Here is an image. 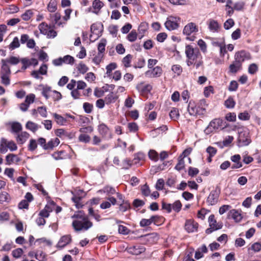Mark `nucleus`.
Returning a JSON list of instances; mask_svg holds the SVG:
<instances>
[{
  "instance_id": "obj_12",
  "label": "nucleus",
  "mask_w": 261,
  "mask_h": 261,
  "mask_svg": "<svg viewBox=\"0 0 261 261\" xmlns=\"http://www.w3.org/2000/svg\"><path fill=\"white\" fill-rule=\"evenodd\" d=\"M198 224L192 220H188L186 221L185 228L189 233L197 231Z\"/></svg>"
},
{
  "instance_id": "obj_42",
  "label": "nucleus",
  "mask_w": 261,
  "mask_h": 261,
  "mask_svg": "<svg viewBox=\"0 0 261 261\" xmlns=\"http://www.w3.org/2000/svg\"><path fill=\"white\" fill-rule=\"evenodd\" d=\"M63 63L68 64L70 65H73L74 63L75 60L74 58L70 56V55H66L62 58Z\"/></svg>"
},
{
  "instance_id": "obj_51",
  "label": "nucleus",
  "mask_w": 261,
  "mask_h": 261,
  "mask_svg": "<svg viewBox=\"0 0 261 261\" xmlns=\"http://www.w3.org/2000/svg\"><path fill=\"white\" fill-rule=\"evenodd\" d=\"M148 156L150 160L155 162L159 160V154L154 150H150L148 152Z\"/></svg>"
},
{
  "instance_id": "obj_1",
  "label": "nucleus",
  "mask_w": 261,
  "mask_h": 261,
  "mask_svg": "<svg viewBox=\"0 0 261 261\" xmlns=\"http://www.w3.org/2000/svg\"><path fill=\"white\" fill-rule=\"evenodd\" d=\"M71 218L74 219L72 225L76 231L87 230L93 226L88 216L82 211L75 212Z\"/></svg>"
},
{
  "instance_id": "obj_64",
  "label": "nucleus",
  "mask_w": 261,
  "mask_h": 261,
  "mask_svg": "<svg viewBox=\"0 0 261 261\" xmlns=\"http://www.w3.org/2000/svg\"><path fill=\"white\" fill-rule=\"evenodd\" d=\"M254 252H257L261 250V244L260 243L256 242L252 244L250 248Z\"/></svg>"
},
{
  "instance_id": "obj_40",
  "label": "nucleus",
  "mask_w": 261,
  "mask_h": 261,
  "mask_svg": "<svg viewBox=\"0 0 261 261\" xmlns=\"http://www.w3.org/2000/svg\"><path fill=\"white\" fill-rule=\"evenodd\" d=\"M10 74H1V83L5 86H8L10 84Z\"/></svg>"
},
{
  "instance_id": "obj_6",
  "label": "nucleus",
  "mask_w": 261,
  "mask_h": 261,
  "mask_svg": "<svg viewBox=\"0 0 261 261\" xmlns=\"http://www.w3.org/2000/svg\"><path fill=\"white\" fill-rule=\"evenodd\" d=\"M98 130L99 133L103 138L110 139L112 138V134L110 128L105 124H100L98 126Z\"/></svg>"
},
{
  "instance_id": "obj_60",
  "label": "nucleus",
  "mask_w": 261,
  "mask_h": 261,
  "mask_svg": "<svg viewBox=\"0 0 261 261\" xmlns=\"http://www.w3.org/2000/svg\"><path fill=\"white\" fill-rule=\"evenodd\" d=\"M34 244H37L38 245L44 244L45 245H50L51 242L50 241L46 240L44 238L37 239Z\"/></svg>"
},
{
  "instance_id": "obj_58",
  "label": "nucleus",
  "mask_w": 261,
  "mask_h": 261,
  "mask_svg": "<svg viewBox=\"0 0 261 261\" xmlns=\"http://www.w3.org/2000/svg\"><path fill=\"white\" fill-rule=\"evenodd\" d=\"M20 61L23 65L21 67V69L23 70H25L28 67L31 65L30 60L28 58H23Z\"/></svg>"
},
{
  "instance_id": "obj_17",
  "label": "nucleus",
  "mask_w": 261,
  "mask_h": 261,
  "mask_svg": "<svg viewBox=\"0 0 261 261\" xmlns=\"http://www.w3.org/2000/svg\"><path fill=\"white\" fill-rule=\"evenodd\" d=\"M145 249L141 245H136L128 248V252L134 255H139L145 251Z\"/></svg>"
},
{
  "instance_id": "obj_31",
  "label": "nucleus",
  "mask_w": 261,
  "mask_h": 261,
  "mask_svg": "<svg viewBox=\"0 0 261 261\" xmlns=\"http://www.w3.org/2000/svg\"><path fill=\"white\" fill-rule=\"evenodd\" d=\"M41 86H42L41 92L42 95L46 99H48L49 97V94L51 91V87L46 85H42Z\"/></svg>"
},
{
  "instance_id": "obj_61",
  "label": "nucleus",
  "mask_w": 261,
  "mask_h": 261,
  "mask_svg": "<svg viewBox=\"0 0 261 261\" xmlns=\"http://www.w3.org/2000/svg\"><path fill=\"white\" fill-rule=\"evenodd\" d=\"M23 252V250L19 248L13 250L12 252V255L14 257L18 258L21 256Z\"/></svg>"
},
{
  "instance_id": "obj_55",
  "label": "nucleus",
  "mask_w": 261,
  "mask_h": 261,
  "mask_svg": "<svg viewBox=\"0 0 261 261\" xmlns=\"http://www.w3.org/2000/svg\"><path fill=\"white\" fill-rule=\"evenodd\" d=\"M172 205V208L176 212H179L181 208L182 204L180 201L177 200L175 201Z\"/></svg>"
},
{
  "instance_id": "obj_62",
  "label": "nucleus",
  "mask_w": 261,
  "mask_h": 261,
  "mask_svg": "<svg viewBox=\"0 0 261 261\" xmlns=\"http://www.w3.org/2000/svg\"><path fill=\"white\" fill-rule=\"evenodd\" d=\"M198 46H199L201 50L203 53H206L207 51V45L206 43L202 39H199L197 43Z\"/></svg>"
},
{
  "instance_id": "obj_5",
  "label": "nucleus",
  "mask_w": 261,
  "mask_h": 261,
  "mask_svg": "<svg viewBox=\"0 0 261 261\" xmlns=\"http://www.w3.org/2000/svg\"><path fill=\"white\" fill-rule=\"evenodd\" d=\"M104 6V3L100 0H93L92 5L88 8V12L98 15Z\"/></svg>"
},
{
  "instance_id": "obj_2",
  "label": "nucleus",
  "mask_w": 261,
  "mask_h": 261,
  "mask_svg": "<svg viewBox=\"0 0 261 261\" xmlns=\"http://www.w3.org/2000/svg\"><path fill=\"white\" fill-rule=\"evenodd\" d=\"M185 53L187 58V65L189 66L194 65L197 69L202 65V56L197 47L187 45L186 46Z\"/></svg>"
},
{
  "instance_id": "obj_16",
  "label": "nucleus",
  "mask_w": 261,
  "mask_h": 261,
  "mask_svg": "<svg viewBox=\"0 0 261 261\" xmlns=\"http://www.w3.org/2000/svg\"><path fill=\"white\" fill-rule=\"evenodd\" d=\"M188 111L190 115L196 116L197 115H201L200 110L195 105V102L190 101L188 107Z\"/></svg>"
},
{
  "instance_id": "obj_29",
  "label": "nucleus",
  "mask_w": 261,
  "mask_h": 261,
  "mask_svg": "<svg viewBox=\"0 0 261 261\" xmlns=\"http://www.w3.org/2000/svg\"><path fill=\"white\" fill-rule=\"evenodd\" d=\"M38 29L41 34L45 35L48 30L50 29V26L48 25L46 22H43L38 25Z\"/></svg>"
},
{
  "instance_id": "obj_11",
  "label": "nucleus",
  "mask_w": 261,
  "mask_h": 261,
  "mask_svg": "<svg viewBox=\"0 0 261 261\" xmlns=\"http://www.w3.org/2000/svg\"><path fill=\"white\" fill-rule=\"evenodd\" d=\"M179 20V18L170 17L165 23L166 28L170 31L177 29L178 27V20Z\"/></svg>"
},
{
  "instance_id": "obj_25",
  "label": "nucleus",
  "mask_w": 261,
  "mask_h": 261,
  "mask_svg": "<svg viewBox=\"0 0 261 261\" xmlns=\"http://www.w3.org/2000/svg\"><path fill=\"white\" fill-rule=\"evenodd\" d=\"M242 65L234 60L233 63L229 65V70L231 73H236L242 68Z\"/></svg>"
},
{
  "instance_id": "obj_36",
  "label": "nucleus",
  "mask_w": 261,
  "mask_h": 261,
  "mask_svg": "<svg viewBox=\"0 0 261 261\" xmlns=\"http://www.w3.org/2000/svg\"><path fill=\"white\" fill-rule=\"evenodd\" d=\"M107 41L106 39H102L100 40V43L98 45V54H102L105 51V47L106 45Z\"/></svg>"
},
{
  "instance_id": "obj_14",
  "label": "nucleus",
  "mask_w": 261,
  "mask_h": 261,
  "mask_svg": "<svg viewBox=\"0 0 261 261\" xmlns=\"http://www.w3.org/2000/svg\"><path fill=\"white\" fill-rule=\"evenodd\" d=\"M72 240L70 234H66L62 236L57 244V247L63 248L67 245L69 244Z\"/></svg>"
},
{
  "instance_id": "obj_24",
  "label": "nucleus",
  "mask_w": 261,
  "mask_h": 261,
  "mask_svg": "<svg viewBox=\"0 0 261 261\" xmlns=\"http://www.w3.org/2000/svg\"><path fill=\"white\" fill-rule=\"evenodd\" d=\"M11 132L14 134H18L22 129V125L18 122H13L11 124Z\"/></svg>"
},
{
  "instance_id": "obj_52",
  "label": "nucleus",
  "mask_w": 261,
  "mask_h": 261,
  "mask_svg": "<svg viewBox=\"0 0 261 261\" xmlns=\"http://www.w3.org/2000/svg\"><path fill=\"white\" fill-rule=\"evenodd\" d=\"M61 15L59 13H56L54 15V21L56 24L58 26L63 27L64 24H65V22H62V21H59L61 19Z\"/></svg>"
},
{
  "instance_id": "obj_3",
  "label": "nucleus",
  "mask_w": 261,
  "mask_h": 261,
  "mask_svg": "<svg viewBox=\"0 0 261 261\" xmlns=\"http://www.w3.org/2000/svg\"><path fill=\"white\" fill-rule=\"evenodd\" d=\"M208 222L210 228L206 230V233L210 234L213 231L220 229L222 228L223 224L222 222H217L214 215H211L208 218Z\"/></svg>"
},
{
  "instance_id": "obj_30",
  "label": "nucleus",
  "mask_w": 261,
  "mask_h": 261,
  "mask_svg": "<svg viewBox=\"0 0 261 261\" xmlns=\"http://www.w3.org/2000/svg\"><path fill=\"white\" fill-rule=\"evenodd\" d=\"M117 97L114 95L113 93H110L108 94L105 98V101L107 105H109L112 102H114Z\"/></svg>"
},
{
  "instance_id": "obj_47",
  "label": "nucleus",
  "mask_w": 261,
  "mask_h": 261,
  "mask_svg": "<svg viewBox=\"0 0 261 261\" xmlns=\"http://www.w3.org/2000/svg\"><path fill=\"white\" fill-rule=\"evenodd\" d=\"M132 59V56L130 54L127 55L122 59V63L125 67L130 66V62Z\"/></svg>"
},
{
  "instance_id": "obj_39",
  "label": "nucleus",
  "mask_w": 261,
  "mask_h": 261,
  "mask_svg": "<svg viewBox=\"0 0 261 261\" xmlns=\"http://www.w3.org/2000/svg\"><path fill=\"white\" fill-rule=\"evenodd\" d=\"M99 191L103 192L108 195H112L116 193L115 189L113 187L109 186H105L102 190H100Z\"/></svg>"
},
{
  "instance_id": "obj_44",
  "label": "nucleus",
  "mask_w": 261,
  "mask_h": 261,
  "mask_svg": "<svg viewBox=\"0 0 261 261\" xmlns=\"http://www.w3.org/2000/svg\"><path fill=\"white\" fill-rule=\"evenodd\" d=\"M198 105L199 108H200V110H201V115L204 114L206 111V108L207 106L206 100L204 99H201L199 101Z\"/></svg>"
},
{
  "instance_id": "obj_21",
  "label": "nucleus",
  "mask_w": 261,
  "mask_h": 261,
  "mask_svg": "<svg viewBox=\"0 0 261 261\" xmlns=\"http://www.w3.org/2000/svg\"><path fill=\"white\" fill-rule=\"evenodd\" d=\"M2 145H5L7 148H9L11 151L16 150L17 148L14 141H8L7 139L5 138H2Z\"/></svg>"
},
{
  "instance_id": "obj_45",
  "label": "nucleus",
  "mask_w": 261,
  "mask_h": 261,
  "mask_svg": "<svg viewBox=\"0 0 261 261\" xmlns=\"http://www.w3.org/2000/svg\"><path fill=\"white\" fill-rule=\"evenodd\" d=\"M4 60H5L8 64H11L12 65H16L20 62L19 58L14 56L10 57L8 59H4Z\"/></svg>"
},
{
  "instance_id": "obj_22",
  "label": "nucleus",
  "mask_w": 261,
  "mask_h": 261,
  "mask_svg": "<svg viewBox=\"0 0 261 261\" xmlns=\"http://www.w3.org/2000/svg\"><path fill=\"white\" fill-rule=\"evenodd\" d=\"M52 115L55 119L56 122L60 125H64L67 122V120L65 118L62 116L57 113H53Z\"/></svg>"
},
{
  "instance_id": "obj_56",
  "label": "nucleus",
  "mask_w": 261,
  "mask_h": 261,
  "mask_svg": "<svg viewBox=\"0 0 261 261\" xmlns=\"http://www.w3.org/2000/svg\"><path fill=\"white\" fill-rule=\"evenodd\" d=\"M38 113L41 116L44 118H46L47 116V112L46 108L45 107H39L37 108Z\"/></svg>"
},
{
  "instance_id": "obj_46",
  "label": "nucleus",
  "mask_w": 261,
  "mask_h": 261,
  "mask_svg": "<svg viewBox=\"0 0 261 261\" xmlns=\"http://www.w3.org/2000/svg\"><path fill=\"white\" fill-rule=\"evenodd\" d=\"M137 38L136 31L133 30L127 36V39L130 42H134Z\"/></svg>"
},
{
  "instance_id": "obj_9",
  "label": "nucleus",
  "mask_w": 261,
  "mask_h": 261,
  "mask_svg": "<svg viewBox=\"0 0 261 261\" xmlns=\"http://www.w3.org/2000/svg\"><path fill=\"white\" fill-rule=\"evenodd\" d=\"M198 31V28L197 25L193 22H190L185 26L183 30V34L189 36Z\"/></svg>"
},
{
  "instance_id": "obj_43",
  "label": "nucleus",
  "mask_w": 261,
  "mask_h": 261,
  "mask_svg": "<svg viewBox=\"0 0 261 261\" xmlns=\"http://www.w3.org/2000/svg\"><path fill=\"white\" fill-rule=\"evenodd\" d=\"M36 96L33 93H30L25 96L24 101L29 106L35 101Z\"/></svg>"
},
{
  "instance_id": "obj_41",
  "label": "nucleus",
  "mask_w": 261,
  "mask_h": 261,
  "mask_svg": "<svg viewBox=\"0 0 261 261\" xmlns=\"http://www.w3.org/2000/svg\"><path fill=\"white\" fill-rule=\"evenodd\" d=\"M37 147V142L36 140L31 139L28 144V148L30 151H34Z\"/></svg>"
},
{
  "instance_id": "obj_59",
  "label": "nucleus",
  "mask_w": 261,
  "mask_h": 261,
  "mask_svg": "<svg viewBox=\"0 0 261 261\" xmlns=\"http://www.w3.org/2000/svg\"><path fill=\"white\" fill-rule=\"evenodd\" d=\"M56 206V204L53 201L49 202L44 207V209L50 214Z\"/></svg>"
},
{
  "instance_id": "obj_13",
  "label": "nucleus",
  "mask_w": 261,
  "mask_h": 261,
  "mask_svg": "<svg viewBox=\"0 0 261 261\" xmlns=\"http://www.w3.org/2000/svg\"><path fill=\"white\" fill-rule=\"evenodd\" d=\"M30 134L27 132H21L17 134L16 141L18 144L22 145L29 138Z\"/></svg>"
},
{
  "instance_id": "obj_63",
  "label": "nucleus",
  "mask_w": 261,
  "mask_h": 261,
  "mask_svg": "<svg viewBox=\"0 0 261 261\" xmlns=\"http://www.w3.org/2000/svg\"><path fill=\"white\" fill-rule=\"evenodd\" d=\"M225 119L230 122H234L236 120V114L234 113H228L225 115Z\"/></svg>"
},
{
  "instance_id": "obj_19",
  "label": "nucleus",
  "mask_w": 261,
  "mask_h": 261,
  "mask_svg": "<svg viewBox=\"0 0 261 261\" xmlns=\"http://www.w3.org/2000/svg\"><path fill=\"white\" fill-rule=\"evenodd\" d=\"M228 217L233 219L236 222H240L243 218L242 214L235 209L231 210L229 212Z\"/></svg>"
},
{
  "instance_id": "obj_20",
  "label": "nucleus",
  "mask_w": 261,
  "mask_h": 261,
  "mask_svg": "<svg viewBox=\"0 0 261 261\" xmlns=\"http://www.w3.org/2000/svg\"><path fill=\"white\" fill-rule=\"evenodd\" d=\"M20 161V159L16 154H9L6 157V164L10 165L13 163H16Z\"/></svg>"
},
{
  "instance_id": "obj_26",
  "label": "nucleus",
  "mask_w": 261,
  "mask_h": 261,
  "mask_svg": "<svg viewBox=\"0 0 261 261\" xmlns=\"http://www.w3.org/2000/svg\"><path fill=\"white\" fill-rule=\"evenodd\" d=\"M60 141V140L58 138H55L54 139H51L46 144V146H45V148L46 150L48 149H52L54 147L58 146Z\"/></svg>"
},
{
  "instance_id": "obj_28",
  "label": "nucleus",
  "mask_w": 261,
  "mask_h": 261,
  "mask_svg": "<svg viewBox=\"0 0 261 261\" xmlns=\"http://www.w3.org/2000/svg\"><path fill=\"white\" fill-rule=\"evenodd\" d=\"M25 127L27 129L30 130L34 133L36 132L39 128V126L37 124L31 121H29L27 122Z\"/></svg>"
},
{
  "instance_id": "obj_18",
  "label": "nucleus",
  "mask_w": 261,
  "mask_h": 261,
  "mask_svg": "<svg viewBox=\"0 0 261 261\" xmlns=\"http://www.w3.org/2000/svg\"><path fill=\"white\" fill-rule=\"evenodd\" d=\"M219 195L216 191H212L207 199V202L210 205H215L218 202Z\"/></svg>"
},
{
  "instance_id": "obj_49",
  "label": "nucleus",
  "mask_w": 261,
  "mask_h": 261,
  "mask_svg": "<svg viewBox=\"0 0 261 261\" xmlns=\"http://www.w3.org/2000/svg\"><path fill=\"white\" fill-rule=\"evenodd\" d=\"M258 70V67L257 64L255 63L251 64L248 67V73L250 74H254Z\"/></svg>"
},
{
  "instance_id": "obj_54",
  "label": "nucleus",
  "mask_w": 261,
  "mask_h": 261,
  "mask_svg": "<svg viewBox=\"0 0 261 261\" xmlns=\"http://www.w3.org/2000/svg\"><path fill=\"white\" fill-rule=\"evenodd\" d=\"M169 115L170 118L174 120H176L179 117V114L178 112V110L176 108H173L170 112Z\"/></svg>"
},
{
  "instance_id": "obj_32",
  "label": "nucleus",
  "mask_w": 261,
  "mask_h": 261,
  "mask_svg": "<svg viewBox=\"0 0 261 261\" xmlns=\"http://www.w3.org/2000/svg\"><path fill=\"white\" fill-rule=\"evenodd\" d=\"M130 203L128 201H123V202L120 203L119 210L122 212H125L130 209Z\"/></svg>"
},
{
  "instance_id": "obj_23",
  "label": "nucleus",
  "mask_w": 261,
  "mask_h": 261,
  "mask_svg": "<svg viewBox=\"0 0 261 261\" xmlns=\"http://www.w3.org/2000/svg\"><path fill=\"white\" fill-rule=\"evenodd\" d=\"M2 67L1 70V74H10L11 70L8 64L4 60L2 59Z\"/></svg>"
},
{
  "instance_id": "obj_8",
  "label": "nucleus",
  "mask_w": 261,
  "mask_h": 261,
  "mask_svg": "<svg viewBox=\"0 0 261 261\" xmlns=\"http://www.w3.org/2000/svg\"><path fill=\"white\" fill-rule=\"evenodd\" d=\"M238 142L240 146H244L249 145L251 142L250 137L247 132H241L239 134Z\"/></svg>"
},
{
  "instance_id": "obj_38",
  "label": "nucleus",
  "mask_w": 261,
  "mask_h": 261,
  "mask_svg": "<svg viewBox=\"0 0 261 261\" xmlns=\"http://www.w3.org/2000/svg\"><path fill=\"white\" fill-rule=\"evenodd\" d=\"M77 69L80 73L84 74L89 70V68L85 64L81 62L77 65Z\"/></svg>"
},
{
  "instance_id": "obj_53",
  "label": "nucleus",
  "mask_w": 261,
  "mask_h": 261,
  "mask_svg": "<svg viewBox=\"0 0 261 261\" xmlns=\"http://www.w3.org/2000/svg\"><path fill=\"white\" fill-rule=\"evenodd\" d=\"M47 9L50 12H54L57 10V5L55 0H50L47 5Z\"/></svg>"
},
{
  "instance_id": "obj_50",
  "label": "nucleus",
  "mask_w": 261,
  "mask_h": 261,
  "mask_svg": "<svg viewBox=\"0 0 261 261\" xmlns=\"http://www.w3.org/2000/svg\"><path fill=\"white\" fill-rule=\"evenodd\" d=\"M236 102L233 98L229 97L225 101L224 105L227 108L231 109L234 108Z\"/></svg>"
},
{
  "instance_id": "obj_4",
  "label": "nucleus",
  "mask_w": 261,
  "mask_h": 261,
  "mask_svg": "<svg viewBox=\"0 0 261 261\" xmlns=\"http://www.w3.org/2000/svg\"><path fill=\"white\" fill-rule=\"evenodd\" d=\"M251 59L250 54L244 50H241L236 53L234 55V60L240 64L242 63L246 60H249Z\"/></svg>"
},
{
  "instance_id": "obj_15",
  "label": "nucleus",
  "mask_w": 261,
  "mask_h": 261,
  "mask_svg": "<svg viewBox=\"0 0 261 261\" xmlns=\"http://www.w3.org/2000/svg\"><path fill=\"white\" fill-rule=\"evenodd\" d=\"M210 123L211 124V126H212L216 132L219 129H223L225 127V126H223V120L220 118L214 119L212 120Z\"/></svg>"
},
{
  "instance_id": "obj_57",
  "label": "nucleus",
  "mask_w": 261,
  "mask_h": 261,
  "mask_svg": "<svg viewBox=\"0 0 261 261\" xmlns=\"http://www.w3.org/2000/svg\"><path fill=\"white\" fill-rule=\"evenodd\" d=\"M141 192L142 195L145 196H148L150 194V190L147 184H145L141 187Z\"/></svg>"
},
{
  "instance_id": "obj_7",
  "label": "nucleus",
  "mask_w": 261,
  "mask_h": 261,
  "mask_svg": "<svg viewBox=\"0 0 261 261\" xmlns=\"http://www.w3.org/2000/svg\"><path fill=\"white\" fill-rule=\"evenodd\" d=\"M163 72V70L160 66H156L145 72V75L149 78L160 77Z\"/></svg>"
},
{
  "instance_id": "obj_10",
  "label": "nucleus",
  "mask_w": 261,
  "mask_h": 261,
  "mask_svg": "<svg viewBox=\"0 0 261 261\" xmlns=\"http://www.w3.org/2000/svg\"><path fill=\"white\" fill-rule=\"evenodd\" d=\"M207 24L209 30L213 33H218L220 32L221 25L216 20L213 19H210L207 21Z\"/></svg>"
},
{
  "instance_id": "obj_35",
  "label": "nucleus",
  "mask_w": 261,
  "mask_h": 261,
  "mask_svg": "<svg viewBox=\"0 0 261 261\" xmlns=\"http://www.w3.org/2000/svg\"><path fill=\"white\" fill-rule=\"evenodd\" d=\"M185 168V162L182 155L178 157V163L175 167V169L178 171H180Z\"/></svg>"
},
{
  "instance_id": "obj_27",
  "label": "nucleus",
  "mask_w": 261,
  "mask_h": 261,
  "mask_svg": "<svg viewBox=\"0 0 261 261\" xmlns=\"http://www.w3.org/2000/svg\"><path fill=\"white\" fill-rule=\"evenodd\" d=\"M117 67V65L116 63H111L109 65H108L106 67V75L107 77H111L112 75L113 70L116 69Z\"/></svg>"
},
{
  "instance_id": "obj_33",
  "label": "nucleus",
  "mask_w": 261,
  "mask_h": 261,
  "mask_svg": "<svg viewBox=\"0 0 261 261\" xmlns=\"http://www.w3.org/2000/svg\"><path fill=\"white\" fill-rule=\"evenodd\" d=\"M34 12L32 10H28L23 13L21 17L23 20L28 21L31 18Z\"/></svg>"
},
{
  "instance_id": "obj_48",
  "label": "nucleus",
  "mask_w": 261,
  "mask_h": 261,
  "mask_svg": "<svg viewBox=\"0 0 261 261\" xmlns=\"http://www.w3.org/2000/svg\"><path fill=\"white\" fill-rule=\"evenodd\" d=\"M152 223L156 225L161 224L164 221V218L162 217L159 216H152L151 217Z\"/></svg>"
},
{
  "instance_id": "obj_34",
  "label": "nucleus",
  "mask_w": 261,
  "mask_h": 261,
  "mask_svg": "<svg viewBox=\"0 0 261 261\" xmlns=\"http://www.w3.org/2000/svg\"><path fill=\"white\" fill-rule=\"evenodd\" d=\"M145 159V155L142 153H138L135 155L134 158L132 162L134 164H137L140 161H143Z\"/></svg>"
},
{
  "instance_id": "obj_37",
  "label": "nucleus",
  "mask_w": 261,
  "mask_h": 261,
  "mask_svg": "<svg viewBox=\"0 0 261 261\" xmlns=\"http://www.w3.org/2000/svg\"><path fill=\"white\" fill-rule=\"evenodd\" d=\"M20 46V43L19 41V39L17 37H15L14 38L13 41L9 45V48L11 50H13L16 48H18Z\"/></svg>"
}]
</instances>
